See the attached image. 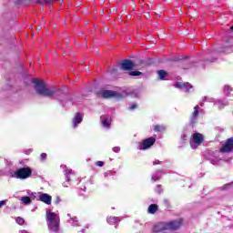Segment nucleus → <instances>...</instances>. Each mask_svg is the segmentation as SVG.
Listing matches in <instances>:
<instances>
[{
  "label": "nucleus",
  "instance_id": "1",
  "mask_svg": "<svg viewBox=\"0 0 233 233\" xmlns=\"http://www.w3.org/2000/svg\"><path fill=\"white\" fill-rule=\"evenodd\" d=\"M33 83V86L36 94H38L39 96H43V97H54L56 92H61V89H57L56 87L47 88L45 81L40 79H35Z\"/></svg>",
  "mask_w": 233,
  "mask_h": 233
},
{
  "label": "nucleus",
  "instance_id": "2",
  "mask_svg": "<svg viewBox=\"0 0 233 233\" xmlns=\"http://www.w3.org/2000/svg\"><path fill=\"white\" fill-rule=\"evenodd\" d=\"M183 226V219L174 220L167 223H159L154 226L153 232H165V230H178Z\"/></svg>",
  "mask_w": 233,
  "mask_h": 233
},
{
  "label": "nucleus",
  "instance_id": "3",
  "mask_svg": "<svg viewBox=\"0 0 233 233\" xmlns=\"http://www.w3.org/2000/svg\"><path fill=\"white\" fill-rule=\"evenodd\" d=\"M46 221L47 228L51 230V232H59V227L61 225V218H59V215L52 211H46Z\"/></svg>",
  "mask_w": 233,
  "mask_h": 233
},
{
  "label": "nucleus",
  "instance_id": "4",
  "mask_svg": "<svg viewBox=\"0 0 233 233\" xmlns=\"http://www.w3.org/2000/svg\"><path fill=\"white\" fill-rule=\"evenodd\" d=\"M15 176L17 179H27L32 176V168L30 167H22L15 172Z\"/></svg>",
  "mask_w": 233,
  "mask_h": 233
},
{
  "label": "nucleus",
  "instance_id": "5",
  "mask_svg": "<svg viewBox=\"0 0 233 233\" xmlns=\"http://www.w3.org/2000/svg\"><path fill=\"white\" fill-rule=\"evenodd\" d=\"M156 144V137H150L148 138L144 139L139 145L138 148L139 150H148L150 147H153V145Z\"/></svg>",
  "mask_w": 233,
  "mask_h": 233
},
{
  "label": "nucleus",
  "instance_id": "6",
  "mask_svg": "<svg viewBox=\"0 0 233 233\" xmlns=\"http://www.w3.org/2000/svg\"><path fill=\"white\" fill-rule=\"evenodd\" d=\"M222 154H230L233 152V137H229L226 140L225 144L220 147Z\"/></svg>",
  "mask_w": 233,
  "mask_h": 233
},
{
  "label": "nucleus",
  "instance_id": "7",
  "mask_svg": "<svg viewBox=\"0 0 233 233\" xmlns=\"http://www.w3.org/2000/svg\"><path fill=\"white\" fill-rule=\"evenodd\" d=\"M175 88H181L184 92H190L194 86L188 82H177L174 85Z\"/></svg>",
  "mask_w": 233,
  "mask_h": 233
},
{
  "label": "nucleus",
  "instance_id": "8",
  "mask_svg": "<svg viewBox=\"0 0 233 233\" xmlns=\"http://www.w3.org/2000/svg\"><path fill=\"white\" fill-rule=\"evenodd\" d=\"M99 94L104 97V99H109V97H119L118 93L112 90H101Z\"/></svg>",
  "mask_w": 233,
  "mask_h": 233
},
{
  "label": "nucleus",
  "instance_id": "9",
  "mask_svg": "<svg viewBox=\"0 0 233 233\" xmlns=\"http://www.w3.org/2000/svg\"><path fill=\"white\" fill-rule=\"evenodd\" d=\"M135 65L134 62L130 59H125L121 63V68L122 70H127L130 71L134 68Z\"/></svg>",
  "mask_w": 233,
  "mask_h": 233
},
{
  "label": "nucleus",
  "instance_id": "10",
  "mask_svg": "<svg viewBox=\"0 0 233 233\" xmlns=\"http://www.w3.org/2000/svg\"><path fill=\"white\" fill-rule=\"evenodd\" d=\"M198 116H199V106L197 105L194 106V111L192 112L191 116H190L191 125H196V123H198Z\"/></svg>",
  "mask_w": 233,
  "mask_h": 233
},
{
  "label": "nucleus",
  "instance_id": "11",
  "mask_svg": "<svg viewBox=\"0 0 233 233\" xmlns=\"http://www.w3.org/2000/svg\"><path fill=\"white\" fill-rule=\"evenodd\" d=\"M193 137V143L195 145H201V143H203L204 141V137L203 135H201V133H194L192 135Z\"/></svg>",
  "mask_w": 233,
  "mask_h": 233
},
{
  "label": "nucleus",
  "instance_id": "12",
  "mask_svg": "<svg viewBox=\"0 0 233 233\" xmlns=\"http://www.w3.org/2000/svg\"><path fill=\"white\" fill-rule=\"evenodd\" d=\"M39 199L46 205H52V196L46 193L40 195Z\"/></svg>",
  "mask_w": 233,
  "mask_h": 233
},
{
  "label": "nucleus",
  "instance_id": "13",
  "mask_svg": "<svg viewBox=\"0 0 233 233\" xmlns=\"http://www.w3.org/2000/svg\"><path fill=\"white\" fill-rule=\"evenodd\" d=\"M83 122V115L81 113H76V116L73 119V127L76 128L77 125Z\"/></svg>",
  "mask_w": 233,
  "mask_h": 233
},
{
  "label": "nucleus",
  "instance_id": "14",
  "mask_svg": "<svg viewBox=\"0 0 233 233\" xmlns=\"http://www.w3.org/2000/svg\"><path fill=\"white\" fill-rule=\"evenodd\" d=\"M147 210H148L149 214H156V212H157V210H159V207L157 206V204H151V205H149Z\"/></svg>",
  "mask_w": 233,
  "mask_h": 233
},
{
  "label": "nucleus",
  "instance_id": "15",
  "mask_svg": "<svg viewBox=\"0 0 233 233\" xmlns=\"http://www.w3.org/2000/svg\"><path fill=\"white\" fill-rule=\"evenodd\" d=\"M157 76H158V79H160V81H165V77H167V76H168V73L165 70H158Z\"/></svg>",
  "mask_w": 233,
  "mask_h": 233
},
{
  "label": "nucleus",
  "instance_id": "16",
  "mask_svg": "<svg viewBox=\"0 0 233 233\" xmlns=\"http://www.w3.org/2000/svg\"><path fill=\"white\" fill-rule=\"evenodd\" d=\"M119 218H117V217H109V218H107V223L109 224V225H114V224H116V223H119Z\"/></svg>",
  "mask_w": 233,
  "mask_h": 233
},
{
  "label": "nucleus",
  "instance_id": "17",
  "mask_svg": "<svg viewBox=\"0 0 233 233\" xmlns=\"http://www.w3.org/2000/svg\"><path fill=\"white\" fill-rule=\"evenodd\" d=\"M102 125L103 127H105L106 128H110V126L112 125V123L108 120V118H104L102 120Z\"/></svg>",
  "mask_w": 233,
  "mask_h": 233
},
{
  "label": "nucleus",
  "instance_id": "18",
  "mask_svg": "<svg viewBox=\"0 0 233 233\" xmlns=\"http://www.w3.org/2000/svg\"><path fill=\"white\" fill-rule=\"evenodd\" d=\"M165 130V126L163 125H156L154 126L155 132H163Z\"/></svg>",
  "mask_w": 233,
  "mask_h": 233
},
{
  "label": "nucleus",
  "instance_id": "19",
  "mask_svg": "<svg viewBox=\"0 0 233 233\" xmlns=\"http://www.w3.org/2000/svg\"><path fill=\"white\" fill-rule=\"evenodd\" d=\"M21 201L25 205H30V203H32V198H30V197H22Z\"/></svg>",
  "mask_w": 233,
  "mask_h": 233
},
{
  "label": "nucleus",
  "instance_id": "20",
  "mask_svg": "<svg viewBox=\"0 0 233 233\" xmlns=\"http://www.w3.org/2000/svg\"><path fill=\"white\" fill-rule=\"evenodd\" d=\"M233 181L228 184L223 185L220 187V190H229V188H232Z\"/></svg>",
  "mask_w": 233,
  "mask_h": 233
},
{
  "label": "nucleus",
  "instance_id": "21",
  "mask_svg": "<svg viewBox=\"0 0 233 233\" xmlns=\"http://www.w3.org/2000/svg\"><path fill=\"white\" fill-rule=\"evenodd\" d=\"M129 76H143V73L142 72H140V71H131L130 73H129Z\"/></svg>",
  "mask_w": 233,
  "mask_h": 233
},
{
  "label": "nucleus",
  "instance_id": "22",
  "mask_svg": "<svg viewBox=\"0 0 233 233\" xmlns=\"http://www.w3.org/2000/svg\"><path fill=\"white\" fill-rule=\"evenodd\" d=\"M16 223L18 225H25V218H21V217H17L15 219Z\"/></svg>",
  "mask_w": 233,
  "mask_h": 233
},
{
  "label": "nucleus",
  "instance_id": "23",
  "mask_svg": "<svg viewBox=\"0 0 233 233\" xmlns=\"http://www.w3.org/2000/svg\"><path fill=\"white\" fill-rule=\"evenodd\" d=\"M46 157H47L46 153H42L40 155L41 161H45V159H46Z\"/></svg>",
  "mask_w": 233,
  "mask_h": 233
},
{
  "label": "nucleus",
  "instance_id": "24",
  "mask_svg": "<svg viewBox=\"0 0 233 233\" xmlns=\"http://www.w3.org/2000/svg\"><path fill=\"white\" fill-rule=\"evenodd\" d=\"M6 203H8V199L1 200L0 201V208H1V207H5V205H6Z\"/></svg>",
  "mask_w": 233,
  "mask_h": 233
},
{
  "label": "nucleus",
  "instance_id": "25",
  "mask_svg": "<svg viewBox=\"0 0 233 233\" xmlns=\"http://www.w3.org/2000/svg\"><path fill=\"white\" fill-rule=\"evenodd\" d=\"M120 150H121V147H113V152H116V154L119 153Z\"/></svg>",
  "mask_w": 233,
  "mask_h": 233
},
{
  "label": "nucleus",
  "instance_id": "26",
  "mask_svg": "<svg viewBox=\"0 0 233 233\" xmlns=\"http://www.w3.org/2000/svg\"><path fill=\"white\" fill-rule=\"evenodd\" d=\"M96 167H105V162L104 161H97L96 162Z\"/></svg>",
  "mask_w": 233,
  "mask_h": 233
},
{
  "label": "nucleus",
  "instance_id": "27",
  "mask_svg": "<svg viewBox=\"0 0 233 233\" xmlns=\"http://www.w3.org/2000/svg\"><path fill=\"white\" fill-rule=\"evenodd\" d=\"M135 108H137V105L133 104L130 106L129 110H135Z\"/></svg>",
  "mask_w": 233,
  "mask_h": 233
},
{
  "label": "nucleus",
  "instance_id": "28",
  "mask_svg": "<svg viewBox=\"0 0 233 233\" xmlns=\"http://www.w3.org/2000/svg\"><path fill=\"white\" fill-rule=\"evenodd\" d=\"M224 90H225L226 92H228V91L232 90V88L229 87V86H225Z\"/></svg>",
  "mask_w": 233,
  "mask_h": 233
},
{
  "label": "nucleus",
  "instance_id": "29",
  "mask_svg": "<svg viewBox=\"0 0 233 233\" xmlns=\"http://www.w3.org/2000/svg\"><path fill=\"white\" fill-rule=\"evenodd\" d=\"M153 165H159V160L154 161Z\"/></svg>",
  "mask_w": 233,
  "mask_h": 233
},
{
  "label": "nucleus",
  "instance_id": "30",
  "mask_svg": "<svg viewBox=\"0 0 233 233\" xmlns=\"http://www.w3.org/2000/svg\"><path fill=\"white\" fill-rule=\"evenodd\" d=\"M229 30H230L231 32H233V25L229 28Z\"/></svg>",
  "mask_w": 233,
  "mask_h": 233
},
{
  "label": "nucleus",
  "instance_id": "31",
  "mask_svg": "<svg viewBox=\"0 0 233 233\" xmlns=\"http://www.w3.org/2000/svg\"><path fill=\"white\" fill-rule=\"evenodd\" d=\"M22 233H27L26 230L22 231Z\"/></svg>",
  "mask_w": 233,
  "mask_h": 233
},
{
  "label": "nucleus",
  "instance_id": "32",
  "mask_svg": "<svg viewBox=\"0 0 233 233\" xmlns=\"http://www.w3.org/2000/svg\"><path fill=\"white\" fill-rule=\"evenodd\" d=\"M214 61H216V58H214V59L212 60V63H214Z\"/></svg>",
  "mask_w": 233,
  "mask_h": 233
},
{
  "label": "nucleus",
  "instance_id": "33",
  "mask_svg": "<svg viewBox=\"0 0 233 233\" xmlns=\"http://www.w3.org/2000/svg\"><path fill=\"white\" fill-rule=\"evenodd\" d=\"M143 63H144L143 61H140V65H143Z\"/></svg>",
  "mask_w": 233,
  "mask_h": 233
},
{
  "label": "nucleus",
  "instance_id": "34",
  "mask_svg": "<svg viewBox=\"0 0 233 233\" xmlns=\"http://www.w3.org/2000/svg\"><path fill=\"white\" fill-rule=\"evenodd\" d=\"M157 187H158V188H161V185H158Z\"/></svg>",
  "mask_w": 233,
  "mask_h": 233
},
{
  "label": "nucleus",
  "instance_id": "35",
  "mask_svg": "<svg viewBox=\"0 0 233 233\" xmlns=\"http://www.w3.org/2000/svg\"><path fill=\"white\" fill-rule=\"evenodd\" d=\"M56 203H59V200H56Z\"/></svg>",
  "mask_w": 233,
  "mask_h": 233
},
{
  "label": "nucleus",
  "instance_id": "36",
  "mask_svg": "<svg viewBox=\"0 0 233 233\" xmlns=\"http://www.w3.org/2000/svg\"><path fill=\"white\" fill-rule=\"evenodd\" d=\"M106 32H108V29H106Z\"/></svg>",
  "mask_w": 233,
  "mask_h": 233
},
{
  "label": "nucleus",
  "instance_id": "37",
  "mask_svg": "<svg viewBox=\"0 0 233 233\" xmlns=\"http://www.w3.org/2000/svg\"><path fill=\"white\" fill-rule=\"evenodd\" d=\"M225 106H227V105H226V104H224V107H225Z\"/></svg>",
  "mask_w": 233,
  "mask_h": 233
}]
</instances>
